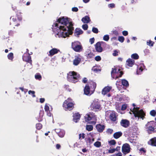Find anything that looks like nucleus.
I'll return each instance as SVG.
<instances>
[{"instance_id":"1","label":"nucleus","mask_w":156,"mask_h":156,"mask_svg":"<svg viewBox=\"0 0 156 156\" xmlns=\"http://www.w3.org/2000/svg\"><path fill=\"white\" fill-rule=\"evenodd\" d=\"M70 19L66 17H61L57 20V22L59 23H61L63 26H60L59 29L62 30L58 32V34H62V37H68L69 35L72 34L73 31L74 30L73 27V24L72 22L70 21Z\"/></svg>"},{"instance_id":"2","label":"nucleus","mask_w":156,"mask_h":156,"mask_svg":"<svg viewBox=\"0 0 156 156\" xmlns=\"http://www.w3.org/2000/svg\"><path fill=\"white\" fill-rule=\"evenodd\" d=\"M80 77V75L74 71H70L67 74V80L73 83H76L79 81Z\"/></svg>"},{"instance_id":"3","label":"nucleus","mask_w":156,"mask_h":156,"mask_svg":"<svg viewBox=\"0 0 156 156\" xmlns=\"http://www.w3.org/2000/svg\"><path fill=\"white\" fill-rule=\"evenodd\" d=\"M145 129L149 134L156 133V122L151 121L145 125Z\"/></svg>"},{"instance_id":"4","label":"nucleus","mask_w":156,"mask_h":156,"mask_svg":"<svg viewBox=\"0 0 156 156\" xmlns=\"http://www.w3.org/2000/svg\"><path fill=\"white\" fill-rule=\"evenodd\" d=\"M96 87V84L93 81L88 82L85 86L84 89V94L87 95H90V88L92 89L91 90L93 92L95 90Z\"/></svg>"},{"instance_id":"5","label":"nucleus","mask_w":156,"mask_h":156,"mask_svg":"<svg viewBox=\"0 0 156 156\" xmlns=\"http://www.w3.org/2000/svg\"><path fill=\"white\" fill-rule=\"evenodd\" d=\"M72 99L68 98L63 102L62 106L66 111H71L74 108V104L72 102Z\"/></svg>"},{"instance_id":"6","label":"nucleus","mask_w":156,"mask_h":156,"mask_svg":"<svg viewBox=\"0 0 156 156\" xmlns=\"http://www.w3.org/2000/svg\"><path fill=\"white\" fill-rule=\"evenodd\" d=\"M139 108L134 107L132 112L135 117H137L138 118H140L144 119L145 115V113L142 109L139 110Z\"/></svg>"},{"instance_id":"7","label":"nucleus","mask_w":156,"mask_h":156,"mask_svg":"<svg viewBox=\"0 0 156 156\" xmlns=\"http://www.w3.org/2000/svg\"><path fill=\"white\" fill-rule=\"evenodd\" d=\"M71 48L74 51L76 52H80L83 50V47L81 43L78 41L72 42Z\"/></svg>"},{"instance_id":"8","label":"nucleus","mask_w":156,"mask_h":156,"mask_svg":"<svg viewBox=\"0 0 156 156\" xmlns=\"http://www.w3.org/2000/svg\"><path fill=\"white\" fill-rule=\"evenodd\" d=\"M14 22L15 26H19L20 25V23L22 20V16L20 15L17 13L16 16H12L10 17Z\"/></svg>"},{"instance_id":"9","label":"nucleus","mask_w":156,"mask_h":156,"mask_svg":"<svg viewBox=\"0 0 156 156\" xmlns=\"http://www.w3.org/2000/svg\"><path fill=\"white\" fill-rule=\"evenodd\" d=\"M112 69L111 74L112 76L116 74H118L116 77V79L121 77L123 74V72L120 71L121 69H118L117 68L114 67V68H112Z\"/></svg>"},{"instance_id":"10","label":"nucleus","mask_w":156,"mask_h":156,"mask_svg":"<svg viewBox=\"0 0 156 156\" xmlns=\"http://www.w3.org/2000/svg\"><path fill=\"white\" fill-rule=\"evenodd\" d=\"M91 109L92 110L97 111V109L101 110V105L100 103L96 101H93L90 106Z\"/></svg>"},{"instance_id":"11","label":"nucleus","mask_w":156,"mask_h":156,"mask_svg":"<svg viewBox=\"0 0 156 156\" xmlns=\"http://www.w3.org/2000/svg\"><path fill=\"white\" fill-rule=\"evenodd\" d=\"M130 149L129 144L127 143H125L124 144L122 147V151L124 154H126L130 152Z\"/></svg>"},{"instance_id":"12","label":"nucleus","mask_w":156,"mask_h":156,"mask_svg":"<svg viewBox=\"0 0 156 156\" xmlns=\"http://www.w3.org/2000/svg\"><path fill=\"white\" fill-rule=\"evenodd\" d=\"M23 61L32 64L31 57L29 54L24 53L23 56Z\"/></svg>"},{"instance_id":"13","label":"nucleus","mask_w":156,"mask_h":156,"mask_svg":"<svg viewBox=\"0 0 156 156\" xmlns=\"http://www.w3.org/2000/svg\"><path fill=\"white\" fill-rule=\"evenodd\" d=\"M81 56L80 55L75 56V59L73 61V64L75 66H77L81 61Z\"/></svg>"},{"instance_id":"14","label":"nucleus","mask_w":156,"mask_h":156,"mask_svg":"<svg viewBox=\"0 0 156 156\" xmlns=\"http://www.w3.org/2000/svg\"><path fill=\"white\" fill-rule=\"evenodd\" d=\"M120 123L121 125L124 128H127L130 124L129 121L126 119H122Z\"/></svg>"},{"instance_id":"15","label":"nucleus","mask_w":156,"mask_h":156,"mask_svg":"<svg viewBox=\"0 0 156 156\" xmlns=\"http://www.w3.org/2000/svg\"><path fill=\"white\" fill-rule=\"evenodd\" d=\"M96 127L98 132L99 133H102L105 129V126L104 125H101L100 124H99L96 125Z\"/></svg>"},{"instance_id":"16","label":"nucleus","mask_w":156,"mask_h":156,"mask_svg":"<svg viewBox=\"0 0 156 156\" xmlns=\"http://www.w3.org/2000/svg\"><path fill=\"white\" fill-rule=\"evenodd\" d=\"M112 89V87L107 86L105 87L102 90L101 93L103 95H105L108 94Z\"/></svg>"},{"instance_id":"17","label":"nucleus","mask_w":156,"mask_h":156,"mask_svg":"<svg viewBox=\"0 0 156 156\" xmlns=\"http://www.w3.org/2000/svg\"><path fill=\"white\" fill-rule=\"evenodd\" d=\"M95 49L97 52H101L103 51V48L101 46L100 42H98L95 45Z\"/></svg>"},{"instance_id":"18","label":"nucleus","mask_w":156,"mask_h":156,"mask_svg":"<svg viewBox=\"0 0 156 156\" xmlns=\"http://www.w3.org/2000/svg\"><path fill=\"white\" fill-rule=\"evenodd\" d=\"M55 131L60 137H64L65 134V132L63 130L58 129H56Z\"/></svg>"},{"instance_id":"19","label":"nucleus","mask_w":156,"mask_h":156,"mask_svg":"<svg viewBox=\"0 0 156 156\" xmlns=\"http://www.w3.org/2000/svg\"><path fill=\"white\" fill-rule=\"evenodd\" d=\"M148 145L156 147V137L150 139L147 142Z\"/></svg>"},{"instance_id":"20","label":"nucleus","mask_w":156,"mask_h":156,"mask_svg":"<svg viewBox=\"0 0 156 156\" xmlns=\"http://www.w3.org/2000/svg\"><path fill=\"white\" fill-rule=\"evenodd\" d=\"M59 51H60L59 50L56 48H53L49 51V54L48 55V56H53L55 54L57 53Z\"/></svg>"},{"instance_id":"21","label":"nucleus","mask_w":156,"mask_h":156,"mask_svg":"<svg viewBox=\"0 0 156 156\" xmlns=\"http://www.w3.org/2000/svg\"><path fill=\"white\" fill-rule=\"evenodd\" d=\"M73 121L76 122H77L80 120V115L79 113H76L73 114Z\"/></svg>"},{"instance_id":"22","label":"nucleus","mask_w":156,"mask_h":156,"mask_svg":"<svg viewBox=\"0 0 156 156\" xmlns=\"http://www.w3.org/2000/svg\"><path fill=\"white\" fill-rule=\"evenodd\" d=\"M109 118L110 119L112 122H115L117 119V117L115 113L112 112L109 115Z\"/></svg>"},{"instance_id":"23","label":"nucleus","mask_w":156,"mask_h":156,"mask_svg":"<svg viewBox=\"0 0 156 156\" xmlns=\"http://www.w3.org/2000/svg\"><path fill=\"white\" fill-rule=\"evenodd\" d=\"M135 63V61L130 58L126 60V64L129 67H132Z\"/></svg>"},{"instance_id":"24","label":"nucleus","mask_w":156,"mask_h":156,"mask_svg":"<svg viewBox=\"0 0 156 156\" xmlns=\"http://www.w3.org/2000/svg\"><path fill=\"white\" fill-rule=\"evenodd\" d=\"M81 21L84 23H87L91 21V20L88 16H86L82 18Z\"/></svg>"},{"instance_id":"25","label":"nucleus","mask_w":156,"mask_h":156,"mask_svg":"<svg viewBox=\"0 0 156 156\" xmlns=\"http://www.w3.org/2000/svg\"><path fill=\"white\" fill-rule=\"evenodd\" d=\"M83 32V31L80 28H76L75 30L74 33L76 37H79V35L82 34Z\"/></svg>"},{"instance_id":"26","label":"nucleus","mask_w":156,"mask_h":156,"mask_svg":"<svg viewBox=\"0 0 156 156\" xmlns=\"http://www.w3.org/2000/svg\"><path fill=\"white\" fill-rule=\"evenodd\" d=\"M122 135V133L121 132H118L115 133L113 134L114 137L116 139H117Z\"/></svg>"},{"instance_id":"27","label":"nucleus","mask_w":156,"mask_h":156,"mask_svg":"<svg viewBox=\"0 0 156 156\" xmlns=\"http://www.w3.org/2000/svg\"><path fill=\"white\" fill-rule=\"evenodd\" d=\"M54 28L55 29H57L58 30L57 31V35H61L62 36V34H58V32L60 31H61V32H62V30H59V27H58V23H55L54 24V26H53Z\"/></svg>"},{"instance_id":"28","label":"nucleus","mask_w":156,"mask_h":156,"mask_svg":"<svg viewBox=\"0 0 156 156\" xmlns=\"http://www.w3.org/2000/svg\"><path fill=\"white\" fill-rule=\"evenodd\" d=\"M85 120L86 121H90L92 119H94L93 117H91L90 115L87 114L85 117Z\"/></svg>"},{"instance_id":"29","label":"nucleus","mask_w":156,"mask_h":156,"mask_svg":"<svg viewBox=\"0 0 156 156\" xmlns=\"http://www.w3.org/2000/svg\"><path fill=\"white\" fill-rule=\"evenodd\" d=\"M122 83L123 86L126 87H128L129 86V84L128 81L125 79H122Z\"/></svg>"},{"instance_id":"30","label":"nucleus","mask_w":156,"mask_h":156,"mask_svg":"<svg viewBox=\"0 0 156 156\" xmlns=\"http://www.w3.org/2000/svg\"><path fill=\"white\" fill-rule=\"evenodd\" d=\"M35 78L36 79L39 80H41L42 79V76L39 73H37L35 75Z\"/></svg>"},{"instance_id":"31","label":"nucleus","mask_w":156,"mask_h":156,"mask_svg":"<svg viewBox=\"0 0 156 156\" xmlns=\"http://www.w3.org/2000/svg\"><path fill=\"white\" fill-rule=\"evenodd\" d=\"M93 127L92 125H87L86 126V130L90 131L93 130Z\"/></svg>"},{"instance_id":"32","label":"nucleus","mask_w":156,"mask_h":156,"mask_svg":"<svg viewBox=\"0 0 156 156\" xmlns=\"http://www.w3.org/2000/svg\"><path fill=\"white\" fill-rule=\"evenodd\" d=\"M12 8L13 10L16 13V14L17 13H18V14H19V13H22L20 12V10H18L17 9L16 7V6H13V5H12Z\"/></svg>"},{"instance_id":"33","label":"nucleus","mask_w":156,"mask_h":156,"mask_svg":"<svg viewBox=\"0 0 156 156\" xmlns=\"http://www.w3.org/2000/svg\"><path fill=\"white\" fill-rule=\"evenodd\" d=\"M36 127L37 130H40L42 128V125L40 123H37L36 124Z\"/></svg>"},{"instance_id":"34","label":"nucleus","mask_w":156,"mask_h":156,"mask_svg":"<svg viewBox=\"0 0 156 156\" xmlns=\"http://www.w3.org/2000/svg\"><path fill=\"white\" fill-rule=\"evenodd\" d=\"M131 57L134 59H137L139 58V56L137 54L134 53L131 55Z\"/></svg>"},{"instance_id":"35","label":"nucleus","mask_w":156,"mask_h":156,"mask_svg":"<svg viewBox=\"0 0 156 156\" xmlns=\"http://www.w3.org/2000/svg\"><path fill=\"white\" fill-rule=\"evenodd\" d=\"M94 145L97 147H99L101 146V143L100 142L97 141L94 143Z\"/></svg>"},{"instance_id":"36","label":"nucleus","mask_w":156,"mask_h":156,"mask_svg":"<svg viewBox=\"0 0 156 156\" xmlns=\"http://www.w3.org/2000/svg\"><path fill=\"white\" fill-rule=\"evenodd\" d=\"M8 58L11 60H12L13 58V54L12 53H9L7 56Z\"/></svg>"},{"instance_id":"37","label":"nucleus","mask_w":156,"mask_h":156,"mask_svg":"<svg viewBox=\"0 0 156 156\" xmlns=\"http://www.w3.org/2000/svg\"><path fill=\"white\" fill-rule=\"evenodd\" d=\"M150 114L151 116L154 117L156 115V112L155 110H153L150 112Z\"/></svg>"},{"instance_id":"38","label":"nucleus","mask_w":156,"mask_h":156,"mask_svg":"<svg viewBox=\"0 0 156 156\" xmlns=\"http://www.w3.org/2000/svg\"><path fill=\"white\" fill-rule=\"evenodd\" d=\"M147 44L150 46H153L154 44V42L152 41L151 40H149V41L147 42Z\"/></svg>"},{"instance_id":"39","label":"nucleus","mask_w":156,"mask_h":156,"mask_svg":"<svg viewBox=\"0 0 156 156\" xmlns=\"http://www.w3.org/2000/svg\"><path fill=\"white\" fill-rule=\"evenodd\" d=\"M109 39V37L108 35H104L103 37V39L105 41H108Z\"/></svg>"},{"instance_id":"40","label":"nucleus","mask_w":156,"mask_h":156,"mask_svg":"<svg viewBox=\"0 0 156 156\" xmlns=\"http://www.w3.org/2000/svg\"><path fill=\"white\" fill-rule=\"evenodd\" d=\"M35 92L34 91H32L31 90H30L28 91V94H31L33 97H35L36 96L35 94Z\"/></svg>"},{"instance_id":"41","label":"nucleus","mask_w":156,"mask_h":156,"mask_svg":"<svg viewBox=\"0 0 156 156\" xmlns=\"http://www.w3.org/2000/svg\"><path fill=\"white\" fill-rule=\"evenodd\" d=\"M124 40V37L122 36H119L118 37V40L121 42H123Z\"/></svg>"},{"instance_id":"42","label":"nucleus","mask_w":156,"mask_h":156,"mask_svg":"<svg viewBox=\"0 0 156 156\" xmlns=\"http://www.w3.org/2000/svg\"><path fill=\"white\" fill-rule=\"evenodd\" d=\"M19 89L22 91L25 94H26L28 91L27 89H24L23 87H20Z\"/></svg>"},{"instance_id":"43","label":"nucleus","mask_w":156,"mask_h":156,"mask_svg":"<svg viewBox=\"0 0 156 156\" xmlns=\"http://www.w3.org/2000/svg\"><path fill=\"white\" fill-rule=\"evenodd\" d=\"M92 32L95 34H97L98 32V29L95 27H93L92 29Z\"/></svg>"},{"instance_id":"44","label":"nucleus","mask_w":156,"mask_h":156,"mask_svg":"<svg viewBox=\"0 0 156 156\" xmlns=\"http://www.w3.org/2000/svg\"><path fill=\"white\" fill-rule=\"evenodd\" d=\"M109 143L112 145H115L116 144V141L114 140H111L109 142Z\"/></svg>"},{"instance_id":"45","label":"nucleus","mask_w":156,"mask_h":156,"mask_svg":"<svg viewBox=\"0 0 156 156\" xmlns=\"http://www.w3.org/2000/svg\"><path fill=\"white\" fill-rule=\"evenodd\" d=\"M44 108L45 112H48L49 111V107L46 104L44 106Z\"/></svg>"},{"instance_id":"46","label":"nucleus","mask_w":156,"mask_h":156,"mask_svg":"<svg viewBox=\"0 0 156 156\" xmlns=\"http://www.w3.org/2000/svg\"><path fill=\"white\" fill-rule=\"evenodd\" d=\"M94 56V55L92 53H90L87 55V57L88 58H92Z\"/></svg>"},{"instance_id":"47","label":"nucleus","mask_w":156,"mask_h":156,"mask_svg":"<svg viewBox=\"0 0 156 156\" xmlns=\"http://www.w3.org/2000/svg\"><path fill=\"white\" fill-rule=\"evenodd\" d=\"M92 69L95 72H97L98 71H101V69H100L97 68H95V66H94Z\"/></svg>"},{"instance_id":"48","label":"nucleus","mask_w":156,"mask_h":156,"mask_svg":"<svg viewBox=\"0 0 156 156\" xmlns=\"http://www.w3.org/2000/svg\"><path fill=\"white\" fill-rule=\"evenodd\" d=\"M113 132V130L111 129H108L106 131V132L108 134H111Z\"/></svg>"},{"instance_id":"49","label":"nucleus","mask_w":156,"mask_h":156,"mask_svg":"<svg viewBox=\"0 0 156 156\" xmlns=\"http://www.w3.org/2000/svg\"><path fill=\"white\" fill-rule=\"evenodd\" d=\"M83 29L84 30H87L88 28V26L87 24H85L84 25H83L82 26Z\"/></svg>"},{"instance_id":"50","label":"nucleus","mask_w":156,"mask_h":156,"mask_svg":"<svg viewBox=\"0 0 156 156\" xmlns=\"http://www.w3.org/2000/svg\"><path fill=\"white\" fill-rule=\"evenodd\" d=\"M139 151L140 152H141V153H142V152H143L144 153H145L146 152V151L145 149L144 148L142 147L141 148L140 150Z\"/></svg>"},{"instance_id":"51","label":"nucleus","mask_w":156,"mask_h":156,"mask_svg":"<svg viewBox=\"0 0 156 156\" xmlns=\"http://www.w3.org/2000/svg\"><path fill=\"white\" fill-rule=\"evenodd\" d=\"M127 108V106L126 104H123L122 105L121 107V110L124 111Z\"/></svg>"},{"instance_id":"52","label":"nucleus","mask_w":156,"mask_h":156,"mask_svg":"<svg viewBox=\"0 0 156 156\" xmlns=\"http://www.w3.org/2000/svg\"><path fill=\"white\" fill-rule=\"evenodd\" d=\"M95 59L97 61H100L101 59V57L99 56H97L95 57Z\"/></svg>"},{"instance_id":"53","label":"nucleus","mask_w":156,"mask_h":156,"mask_svg":"<svg viewBox=\"0 0 156 156\" xmlns=\"http://www.w3.org/2000/svg\"><path fill=\"white\" fill-rule=\"evenodd\" d=\"M85 140L87 142H89L90 144L92 143V142H91V139L89 137V138H86L85 139Z\"/></svg>"},{"instance_id":"54","label":"nucleus","mask_w":156,"mask_h":156,"mask_svg":"<svg viewBox=\"0 0 156 156\" xmlns=\"http://www.w3.org/2000/svg\"><path fill=\"white\" fill-rule=\"evenodd\" d=\"M118 52L116 50L114 51L113 53L112 54L113 56H115L118 55Z\"/></svg>"},{"instance_id":"55","label":"nucleus","mask_w":156,"mask_h":156,"mask_svg":"<svg viewBox=\"0 0 156 156\" xmlns=\"http://www.w3.org/2000/svg\"><path fill=\"white\" fill-rule=\"evenodd\" d=\"M122 34L125 36H126L128 35V33L127 31L124 30L122 32Z\"/></svg>"},{"instance_id":"56","label":"nucleus","mask_w":156,"mask_h":156,"mask_svg":"<svg viewBox=\"0 0 156 156\" xmlns=\"http://www.w3.org/2000/svg\"><path fill=\"white\" fill-rule=\"evenodd\" d=\"M78 10V9L77 7H74L72 8V11L73 12H77Z\"/></svg>"},{"instance_id":"57","label":"nucleus","mask_w":156,"mask_h":156,"mask_svg":"<svg viewBox=\"0 0 156 156\" xmlns=\"http://www.w3.org/2000/svg\"><path fill=\"white\" fill-rule=\"evenodd\" d=\"M94 40H95L94 38L93 37L90 39V42L91 44H92L94 42Z\"/></svg>"},{"instance_id":"58","label":"nucleus","mask_w":156,"mask_h":156,"mask_svg":"<svg viewBox=\"0 0 156 156\" xmlns=\"http://www.w3.org/2000/svg\"><path fill=\"white\" fill-rule=\"evenodd\" d=\"M14 33L13 31L12 30H10L9 32V36H13Z\"/></svg>"},{"instance_id":"59","label":"nucleus","mask_w":156,"mask_h":156,"mask_svg":"<svg viewBox=\"0 0 156 156\" xmlns=\"http://www.w3.org/2000/svg\"><path fill=\"white\" fill-rule=\"evenodd\" d=\"M115 151V149H111L109 150L108 153H113Z\"/></svg>"},{"instance_id":"60","label":"nucleus","mask_w":156,"mask_h":156,"mask_svg":"<svg viewBox=\"0 0 156 156\" xmlns=\"http://www.w3.org/2000/svg\"><path fill=\"white\" fill-rule=\"evenodd\" d=\"M108 7L113 8L115 7V5L114 3H111L108 5Z\"/></svg>"},{"instance_id":"61","label":"nucleus","mask_w":156,"mask_h":156,"mask_svg":"<svg viewBox=\"0 0 156 156\" xmlns=\"http://www.w3.org/2000/svg\"><path fill=\"white\" fill-rule=\"evenodd\" d=\"M87 80L86 77H84L83 80L82 82L84 83H86L87 82Z\"/></svg>"},{"instance_id":"62","label":"nucleus","mask_w":156,"mask_h":156,"mask_svg":"<svg viewBox=\"0 0 156 156\" xmlns=\"http://www.w3.org/2000/svg\"><path fill=\"white\" fill-rule=\"evenodd\" d=\"M96 118H95V121H89L88 122V123L89 124H92L94 125L96 123Z\"/></svg>"},{"instance_id":"63","label":"nucleus","mask_w":156,"mask_h":156,"mask_svg":"<svg viewBox=\"0 0 156 156\" xmlns=\"http://www.w3.org/2000/svg\"><path fill=\"white\" fill-rule=\"evenodd\" d=\"M45 101V99L44 98H41L40 99V102L41 103H43Z\"/></svg>"},{"instance_id":"64","label":"nucleus","mask_w":156,"mask_h":156,"mask_svg":"<svg viewBox=\"0 0 156 156\" xmlns=\"http://www.w3.org/2000/svg\"><path fill=\"white\" fill-rule=\"evenodd\" d=\"M61 145L59 144H57L56 145V147L58 149H60L61 147Z\"/></svg>"}]
</instances>
